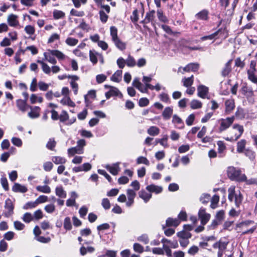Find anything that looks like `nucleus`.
<instances>
[{
  "label": "nucleus",
  "instance_id": "0e129e2a",
  "mask_svg": "<svg viewBox=\"0 0 257 257\" xmlns=\"http://www.w3.org/2000/svg\"><path fill=\"white\" fill-rule=\"evenodd\" d=\"M23 220L26 223H29L33 220V216L30 213L27 212L23 215Z\"/></svg>",
  "mask_w": 257,
  "mask_h": 257
},
{
  "label": "nucleus",
  "instance_id": "e2e57ef3",
  "mask_svg": "<svg viewBox=\"0 0 257 257\" xmlns=\"http://www.w3.org/2000/svg\"><path fill=\"white\" fill-rule=\"evenodd\" d=\"M167 140L168 137L167 136H165L163 138L161 139H158L156 140V141L157 143H160L164 147L167 148L168 147V145L167 144Z\"/></svg>",
  "mask_w": 257,
  "mask_h": 257
},
{
  "label": "nucleus",
  "instance_id": "f3484780",
  "mask_svg": "<svg viewBox=\"0 0 257 257\" xmlns=\"http://www.w3.org/2000/svg\"><path fill=\"white\" fill-rule=\"evenodd\" d=\"M198 95L202 98H205L208 92V89L207 87L201 85L197 88Z\"/></svg>",
  "mask_w": 257,
  "mask_h": 257
},
{
  "label": "nucleus",
  "instance_id": "cd10ccee",
  "mask_svg": "<svg viewBox=\"0 0 257 257\" xmlns=\"http://www.w3.org/2000/svg\"><path fill=\"white\" fill-rule=\"evenodd\" d=\"M51 53L52 55L56 57L59 60H64L66 58L65 55H64L62 52L59 50H51Z\"/></svg>",
  "mask_w": 257,
  "mask_h": 257
},
{
  "label": "nucleus",
  "instance_id": "603ef678",
  "mask_svg": "<svg viewBox=\"0 0 257 257\" xmlns=\"http://www.w3.org/2000/svg\"><path fill=\"white\" fill-rule=\"evenodd\" d=\"M219 200V196L218 195H214L211 200L210 207L213 209L217 207V204H218Z\"/></svg>",
  "mask_w": 257,
  "mask_h": 257
},
{
  "label": "nucleus",
  "instance_id": "7ed1b4c3",
  "mask_svg": "<svg viewBox=\"0 0 257 257\" xmlns=\"http://www.w3.org/2000/svg\"><path fill=\"white\" fill-rule=\"evenodd\" d=\"M5 208L6 209V211L4 213L5 217H9L13 214L14 205L10 198H8L5 201Z\"/></svg>",
  "mask_w": 257,
  "mask_h": 257
},
{
  "label": "nucleus",
  "instance_id": "5fc2aeb1",
  "mask_svg": "<svg viewBox=\"0 0 257 257\" xmlns=\"http://www.w3.org/2000/svg\"><path fill=\"white\" fill-rule=\"evenodd\" d=\"M177 236L181 238L187 239L191 237V233L185 231H180L178 232Z\"/></svg>",
  "mask_w": 257,
  "mask_h": 257
},
{
  "label": "nucleus",
  "instance_id": "1a4fd4ad",
  "mask_svg": "<svg viewBox=\"0 0 257 257\" xmlns=\"http://www.w3.org/2000/svg\"><path fill=\"white\" fill-rule=\"evenodd\" d=\"M31 111L28 113V116L31 118H36L40 116L41 108L39 106H30Z\"/></svg>",
  "mask_w": 257,
  "mask_h": 257
},
{
  "label": "nucleus",
  "instance_id": "2f4dec72",
  "mask_svg": "<svg viewBox=\"0 0 257 257\" xmlns=\"http://www.w3.org/2000/svg\"><path fill=\"white\" fill-rule=\"evenodd\" d=\"M173 113V109L170 107H167L165 108L162 113V115L164 119H169L171 117Z\"/></svg>",
  "mask_w": 257,
  "mask_h": 257
},
{
  "label": "nucleus",
  "instance_id": "412c9836",
  "mask_svg": "<svg viewBox=\"0 0 257 257\" xmlns=\"http://www.w3.org/2000/svg\"><path fill=\"white\" fill-rule=\"evenodd\" d=\"M12 190L14 192L21 193H25L28 191V189L26 186L17 183H15Z\"/></svg>",
  "mask_w": 257,
  "mask_h": 257
},
{
  "label": "nucleus",
  "instance_id": "680f3d73",
  "mask_svg": "<svg viewBox=\"0 0 257 257\" xmlns=\"http://www.w3.org/2000/svg\"><path fill=\"white\" fill-rule=\"evenodd\" d=\"M126 194L128 200H134L136 196V192L134 190L130 189H128L126 190Z\"/></svg>",
  "mask_w": 257,
  "mask_h": 257
},
{
  "label": "nucleus",
  "instance_id": "09e8293b",
  "mask_svg": "<svg viewBox=\"0 0 257 257\" xmlns=\"http://www.w3.org/2000/svg\"><path fill=\"white\" fill-rule=\"evenodd\" d=\"M246 141L245 140H241L237 143V151L239 153L242 152L245 148Z\"/></svg>",
  "mask_w": 257,
  "mask_h": 257
},
{
  "label": "nucleus",
  "instance_id": "4d7b16f0",
  "mask_svg": "<svg viewBox=\"0 0 257 257\" xmlns=\"http://www.w3.org/2000/svg\"><path fill=\"white\" fill-rule=\"evenodd\" d=\"M137 163L138 164H144L147 166L150 165L149 161L146 157L143 156L139 157L137 158Z\"/></svg>",
  "mask_w": 257,
  "mask_h": 257
},
{
  "label": "nucleus",
  "instance_id": "39448f33",
  "mask_svg": "<svg viewBox=\"0 0 257 257\" xmlns=\"http://www.w3.org/2000/svg\"><path fill=\"white\" fill-rule=\"evenodd\" d=\"M198 216L201 220V223L202 225H205L210 218V215L209 213L206 212L205 209L201 207L198 212Z\"/></svg>",
  "mask_w": 257,
  "mask_h": 257
},
{
  "label": "nucleus",
  "instance_id": "f8f14e48",
  "mask_svg": "<svg viewBox=\"0 0 257 257\" xmlns=\"http://www.w3.org/2000/svg\"><path fill=\"white\" fill-rule=\"evenodd\" d=\"M105 168L113 175H116L120 171L118 163L114 164L112 166L107 165Z\"/></svg>",
  "mask_w": 257,
  "mask_h": 257
},
{
  "label": "nucleus",
  "instance_id": "c756f323",
  "mask_svg": "<svg viewBox=\"0 0 257 257\" xmlns=\"http://www.w3.org/2000/svg\"><path fill=\"white\" fill-rule=\"evenodd\" d=\"M182 82L183 83V86L186 87H189L191 86L193 83V75L191 77L186 78L184 77L182 79Z\"/></svg>",
  "mask_w": 257,
  "mask_h": 257
},
{
  "label": "nucleus",
  "instance_id": "6e6552de",
  "mask_svg": "<svg viewBox=\"0 0 257 257\" xmlns=\"http://www.w3.org/2000/svg\"><path fill=\"white\" fill-rule=\"evenodd\" d=\"M155 11L152 10L148 13H147L145 18L144 20L141 22V23L145 25L149 23H151L152 25L155 24Z\"/></svg>",
  "mask_w": 257,
  "mask_h": 257
},
{
  "label": "nucleus",
  "instance_id": "8fccbe9b",
  "mask_svg": "<svg viewBox=\"0 0 257 257\" xmlns=\"http://www.w3.org/2000/svg\"><path fill=\"white\" fill-rule=\"evenodd\" d=\"M50 85V84L46 83L42 81H39L38 83V86L40 90L44 91H47Z\"/></svg>",
  "mask_w": 257,
  "mask_h": 257
},
{
  "label": "nucleus",
  "instance_id": "ddd939ff",
  "mask_svg": "<svg viewBox=\"0 0 257 257\" xmlns=\"http://www.w3.org/2000/svg\"><path fill=\"white\" fill-rule=\"evenodd\" d=\"M67 152L68 156L71 157L74 156L75 154H82L84 153V149H79V147L76 146L69 148Z\"/></svg>",
  "mask_w": 257,
  "mask_h": 257
},
{
  "label": "nucleus",
  "instance_id": "a211bd4d",
  "mask_svg": "<svg viewBox=\"0 0 257 257\" xmlns=\"http://www.w3.org/2000/svg\"><path fill=\"white\" fill-rule=\"evenodd\" d=\"M98 57H101V55L95 50L89 51L90 61L93 63V65H95L97 63Z\"/></svg>",
  "mask_w": 257,
  "mask_h": 257
},
{
  "label": "nucleus",
  "instance_id": "c85d7f7f",
  "mask_svg": "<svg viewBox=\"0 0 257 257\" xmlns=\"http://www.w3.org/2000/svg\"><path fill=\"white\" fill-rule=\"evenodd\" d=\"M226 111L230 112L234 108V102L232 99H228L225 102Z\"/></svg>",
  "mask_w": 257,
  "mask_h": 257
},
{
  "label": "nucleus",
  "instance_id": "a878e982",
  "mask_svg": "<svg viewBox=\"0 0 257 257\" xmlns=\"http://www.w3.org/2000/svg\"><path fill=\"white\" fill-rule=\"evenodd\" d=\"M122 73L121 70H117L111 77V80L116 82H119L121 80Z\"/></svg>",
  "mask_w": 257,
  "mask_h": 257
},
{
  "label": "nucleus",
  "instance_id": "bb28decb",
  "mask_svg": "<svg viewBox=\"0 0 257 257\" xmlns=\"http://www.w3.org/2000/svg\"><path fill=\"white\" fill-rule=\"evenodd\" d=\"M55 193L57 196L62 198H65L66 197V192L62 186L56 188Z\"/></svg>",
  "mask_w": 257,
  "mask_h": 257
},
{
  "label": "nucleus",
  "instance_id": "a18cd8bd",
  "mask_svg": "<svg viewBox=\"0 0 257 257\" xmlns=\"http://www.w3.org/2000/svg\"><path fill=\"white\" fill-rule=\"evenodd\" d=\"M202 103L196 99L192 100L190 103L191 108L193 109L200 108L202 107Z\"/></svg>",
  "mask_w": 257,
  "mask_h": 257
},
{
  "label": "nucleus",
  "instance_id": "72a5a7b5",
  "mask_svg": "<svg viewBox=\"0 0 257 257\" xmlns=\"http://www.w3.org/2000/svg\"><path fill=\"white\" fill-rule=\"evenodd\" d=\"M61 103L63 105H68L71 107H74L75 106V103L71 100L69 97L68 96L64 97L61 100Z\"/></svg>",
  "mask_w": 257,
  "mask_h": 257
},
{
  "label": "nucleus",
  "instance_id": "0eeeda50",
  "mask_svg": "<svg viewBox=\"0 0 257 257\" xmlns=\"http://www.w3.org/2000/svg\"><path fill=\"white\" fill-rule=\"evenodd\" d=\"M59 119H60V121L62 122H65L67 120H68V122L66 123L67 125H71L72 123H73L76 120V117H73L71 119L69 120V115L66 111L63 110L61 112V113L60 114L59 116Z\"/></svg>",
  "mask_w": 257,
  "mask_h": 257
},
{
  "label": "nucleus",
  "instance_id": "69168bd1",
  "mask_svg": "<svg viewBox=\"0 0 257 257\" xmlns=\"http://www.w3.org/2000/svg\"><path fill=\"white\" fill-rule=\"evenodd\" d=\"M56 145V142L55 141L54 139H50L46 145V147L49 150H53L55 147Z\"/></svg>",
  "mask_w": 257,
  "mask_h": 257
},
{
  "label": "nucleus",
  "instance_id": "393cba45",
  "mask_svg": "<svg viewBox=\"0 0 257 257\" xmlns=\"http://www.w3.org/2000/svg\"><path fill=\"white\" fill-rule=\"evenodd\" d=\"M52 161L55 164H64L66 162V159L64 157L60 156H54L52 157Z\"/></svg>",
  "mask_w": 257,
  "mask_h": 257
},
{
  "label": "nucleus",
  "instance_id": "79ce46f5",
  "mask_svg": "<svg viewBox=\"0 0 257 257\" xmlns=\"http://www.w3.org/2000/svg\"><path fill=\"white\" fill-rule=\"evenodd\" d=\"M64 228L66 230H70L72 229V224L71 219L69 217H66L64 220Z\"/></svg>",
  "mask_w": 257,
  "mask_h": 257
},
{
  "label": "nucleus",
  "instance_id": "de8ad7c7",
  "mask_svg": "<svg viewBox=\"0 0 257 257\" xmlns=\"http://www.w3.org/2000/svg\"><path fill=\"white\" fill-rule=\"evenodd\" d=\"M38 205V204L36 200H35V201H30L26 203L25 205L23 206V208L26 210L32 209L35 208Z\"/></svg>",
  "mask_w": 257,
  "mask_h": 257
},
{
  "label": "nucleus",
  "instance_id": "a19ab883",
  "mask_svg": "<svg viewBox=\"0 0 257 257\" xmlns=\"http://www.w3.org/2000/svg\"><path fill=\"white\" fill-rule=\"evenodd\" d=\"M65 13L61 11L55 10L53 12V17L56 20L63 18L65 17Z\"/></svg>",
  "mask_w": 257,
  "mask_h": 257
},
{
  "label": "nucleus",
  "instance_id": "2eb2a0df",
  "mask_svg": "<svg viewBox=\"0 0 257 257\" xmlns=\"http://www.w3.org/2000/svg\"><path fill=\"white\" fill-rule=\"evenodd\" d=\"M231 63L232 60H230L225 63L224 67L221 71V75L223 77L228 76L230 73L231 71Z\"/></svg>",
  "mask_w": 257,
  "mask_h": 257
},
{
  "label": "nucleus",
  "instance_id": "37998d69",
  "mask_svg": "<svg viewBox=\"0 0 257 257\" xmlns=\"http://www.w3.org/2000/svg\"><path fill=\"white\" fill-rule=\"evenodd\" d=\"M242 196L240 192L239 191L238 193L235 196V198L233 200L234 201L236 206L239 207L240 206L242 202Z\"/></svg>",
  "mask_w": 257,
  "mask_h": 257
},
{
  "label": "nucleus",
  "instance_id": "bf43d9fd",
  "mask_svg": "<svg viewBox=\"0 0 257 257\" xmlns=\"http://www.w3.org/2000/svg\"><path fill=\"white\" fill-rule=\"evenodd\" d=\"M110 35L112 38V40H113L117 38V30L114 26H111L110 28Z\"/></svg>",
  "mask_w": 257,
  "mask_h": 257
},
{
  "label": "nucleus",
  "instance_id": "20e7f679",
  "mask_svg": "<svg viewBox=\"0 0 257 257\" xmlns=\"http://www.w3.org/2000/svg\"><path fill=\"white\" fill-rule=\"evenodd\" d=\"M236 130L238 131V134H235V135L231 136L230 138L227 137L225 139V140L231 142L235 141L238 140L242 134L244 130L242 125L239 124H234L233 126V130L235 131Z\"/></svg>",
  "mask_w": 257,
  "mask_h": 257
},
{
  "label": "nucleus",
  "instance_id": "f704fd0d",
  "mask_svg": "<svg viewBox=\"0 0 257 257\" xmlns=\"http://www.w3.org/2000/svg\"><path fill=\"white\" fill-rule=\"evenodd\" d=\"M157 17L160 21L163 23H167L168 22V18L164 15L162 10L159 9L157 12Z\"/></svg>",
  "mask_w": 257,
  "mask_h": 257
},
{
  "label": "nucleus",
  "instance_id": "ea45409f",
  "mask_svg": "<svg viewBox=\"0 0 257 257\" xmlns=\"http://www.w3.org/2000/svg\"><path fill=\"white\" fill-rule=\"evenodd\" d=\"M30 101L32 104H35L37 102L41 103L43 101V98L41 96H38L35 94H32L30 96Z\"/></svg>",
  "mask_w": 257,
  "mask_h": 257
},
{
  "label": "nucleus",
  "instance_id": "338daca9",
  "mask_svg": "<svg viewBox=\"0 0 257 257\" xmlns=\"http://www.w3.org/2000/svg\"><path fill=\"white\" fill-rule=\"evenodd\" d=\"M70 15L76 17H83L85 13L83 11H78L75 9H72L70 11Z\"/></svg>",
  "mask_w": 257,
  "mask_h": 257
},
{
  "label": "nucleus",
  "instance_id": "5701e85b",
  "mask_svg": "<svg viewBox=\"0 0 257 257\" xmlns=\"http://www.w3.org/2000/svg\"><path fill=\"white\" fill-rule=\"evenodd\" d=\"M180 223V221L177 218H168L166 220V225L168 226H177Z\"/></svg>",
  "mask_w": 257,
  "mask_h": 257
},
{
  "label": "nucleus",
  "instance_id": "052dcab7",
  "mask_svg": "<svg viewBox=\"0 0 257 257\" xmlns=\"http://www.w3.org/2000/svg\"><path fill=\"white\" fill-rule=\"evenodd\" d=\"M227 243L223 242L222 245L218 248V251L217 252L218 257H222L223 255V251L226 249Z\"/></svg>",
  "mask_w": 257,
  "mask_h": 257
},
{
  "label": "nucleus",
  "instance_id": "6ab92c4d",
  "mask_svg": "<svg viewBox=\"0 0 257 257\" xmlns=\"http://www.w3.org/2000/svg\"><path fill=\"white\" fill-rule=\"evenodd\" d=\"M139 197L142 198L145 203H147L152 198V195L150 192H147L144 190H141L139 192Z\"/></svg>",
  "mask_w": 257,
  "mask_h": 257
},
{
  "label": "nucleus",
  "instance_id": "3c124183",
  "mask_svg": "<svg viewBox=\"0 0 257 257\" xmlns=\"http://www.w3.org/2000/svg\"><path fill=\"white\" fill-rule=\"evenodd\" d=\"M78 40L76 39L68 37L66 39L65 43L69 46H74L77 44Z\"/></svg>",
  "mask_w": 257,
  "mask_h": 257
},
{
  "label": "nucleus",
  "instance_id": "13d9d810",
  "mask_svg": "<svg viewBox=\"0 0 257 257\" xmlns=\"http://www.w3.org/2000/svg\"><path fill=\"white\" fill-rule=\"evenodd\" d=\"M25 31L27 34L33 35L35 33V29L31 25H27L25 28Z\"/></svg>",
  "mask_w": 257,
  "mask_h": 257
},
{
  "label": "nucleus",
  "instance_id": "6e6d98bb",
  "mask_svg": "<svg viewBox=\"0 0 257 257\" xmlns=\"http://www.w3.org/2000/svg\"><path fill=\"white\" fill-rule=\"evenodd\" d=\"M210 200V195L209 194H203L200 198V201L204 204L207 203Z\"/></svg>",
  "mask_w": 257,
  "mask_h": 257
},
{
  "label": "nucleus",
  "instance_id": "49530a36",
  "mask_svg": "<svg viewBox=\"0 0 257 257\" xmlns=\"http://www.w3.org/2000/svg\"><path fill=\"white\" fill-rule=\"evenodd\" d=\"M126 64L127 66L130 67H134L136 65V62L134 57L131 55H128L127 58L126 59Z\"/></svg>",
  "mask_w": 257,
  "mask_h": 257
},
{
  "label": "nucleus",
  "instance_id": "c03bdc74",
  "mask_svg": "<svg viewBox=\"0 0 257 257\" xmlns=\"http://www.w3.org/2000/svg\"><path fill=\"white\" fill-rule=\"evenodd\" d=\"M133 85L139 89L140 91H145L146 90H142V84L140 81L139 78L138 77L135 78L133 82Z\"/></svg>",
  "mask_w": 257,
  "mask_h": 257
},
{
  "label": "nucleus",
  "instance_id": "58836bf2",
  "mask_svg": "<svg viewBox=\"0 0 257 257\" xmlns=\"http://www.w3.org/2000/svg\"><path fill=\"white\" fill-rule=\"evenodd\" d=\"M36 189L38 191L44 193H50L51 192V188L47 185L38 186L36 187Z\"/></svg>",
  "mask_w": 257,
  "mask_h": 257
},
{
  "label": "nucleus",
  "instance_id": "4be33fe9",
  "mask_svg": "<svg viewBox=\"0 0 257 257\" xmlns=\"http://www.w3.org/2000/svg\"><path fill=\"white\" fill-rule=\"evenodd\" d=\"M195 17L198 20L206 21L208 19V12L203 10L196 14Z\"/></svg>",
  "mask_w": 257,
  "mask_h": 257
},
{
  "label": "nucleus",
  "instance_id": "864d4df0",
  "mask_svg": "<svg viewBox=\"0 0 257 257\" xmlns=\"http://www.w3.org/2000/svg\"><path fill=\"white\" fill-rule=\"evenodd\" d=\"M138 240L143 242L144 244H148L149 242V238L147 234H143L139 236L137 238Z\"/></svg>",
  "mask_w": 257,
  "mask_h": 257
},
{
  "label": "nucleus",
  "instance_id": "7c9ffc66",
  "mask_svg": "<svg viewBox=\"0 0 257 257\" xmlns=\"http://www.w3.org/2000/svg\"><path fill=\"white\" fill-rule=\"evenodd\" d=\"M147 133L150 136H156L160 133V129L156 126H152L148 129Z\"/></svg>",
  "mask_w": 257,
  "mask_h": 257
},
{
  "label": "nucleus",
  "instance_id": "774afa93",
  "mask_svg": "<svg viewBox=\"0 0 257 257\" xmlns=\"http://www.w3.org/2000/svg\"><path fill=\"white\" fill-rule=\"evenodd\" d=\"M159 98L161 101L165 103H170V98L169 95L165 93H162L160 94Z\"/></svg>",
  "mask_w": 257,
  "mask_h": 257
},
{
  "label": "nucleus",
  "instance_id": "9b49d317",
  "mask_svg": "<svg viewBox=\"0 0 257 257\" xmlns=\"http://www.w3.org/2000/svg\"><path fill=\"white\" fill-rule=\"evenodd\" d=\"M51 50H48V52L44 53V58L42 60H46L52 64H55L57 63L56 59L54 57L51 53Z\"/></svg>",
  "mask_w": 257,
  "mask_h": 257
},
{
  "label": "nucleus",
  "instance_id": "e433bc0d",
  "mask_svg": "<svg viewBox=\"0 0 257 257\" xmlns=\"http://www.w3.org/2000/svg\"><path fill=\"white\" fill-rule=\"evenodd\" d=\"M242 94L245 96V97H248L250 95H253V91L251 88L247 87V86H243L241 88Z\"/></svg>",
  "mask_w": 257,
  "mask_h": 257
},
{
  "label": "nucleus",
  "instance_id": "4468645a",
  "mask_svg": "<svg viewBox=\"0 0 257 257\" xmlns=\"http://www.w3.org/2000/svg\"><path fill=\"white\" fill-rule=\"evenodd\" d=\"M214 33L218 38L225 39L228 36V31L225 27L221 28Z\"/></svg>",
  "mask_w": 257,
  "mask_h": 257
},
{
  "label": "nucleus",
  "instance_id": "aec40b11",
  "mask_svg": "<svg viewBox=\"0 0 257 257\" xmlns=\"http://www.w3.org/2000/svg\"><path fill=\"white\" fill-rule=\"evenodd\" d=\"M172 122L175 124L178 128H183L184 127L182 119L177 114L173 116Z\"/></svg>",
  "mask_w": 257,
  "mask_h": 257
},
{
  "label": "nucleus",
  "instance_id": "f03ea898",
  "mask_svg": "<svg viewBox=\"0 0 257 257\" xmlns=\"http://www.w3.org/2000/svg\"><path fill=\"white\" fill-rule=\"evenodd\" d=\"M234 120V117H227L225 119L221 118L218 120L220 122V126L219 127V131L222 132L227 128H228L230 125L233 123Z\"/></svg>",
  "mask_w": 257,
  "mask_h": 257
},
{
  "label": "nucleus",
  "instance_id": "f257e3e1",
  "mask_svg": "<svg viewBox=\"0 0 257 257\" xmlns=\"http://www.w3.org/2000/svg\"><path fill=\"white\" fill-rule=\"evenodd\" d=\"M227 172L228 177L231 180L241 182L246 180V176L245 174H241V171L239 169H236L233 167H229L227 168Z\"/></svg>",
  "mask_w": 257,
  "mask_h": 257
},
{
  "label": "nucleus",
  "instance_id": "473e14b6",
  "mask_svg": "<svg viewBox=\"0 0 257 257\" xmlns=\"http://www.w3.org/2000/svg\"><path fill=\"white\" fill-rule=\"evenodd\" d=\"M228 199L230 201L232 202L236 195L238 193L235 191V187L231 186L228 188Z\"/></svg>",
  "mask_w": 257,
  "mask_h": 257
},
{
  "label": "nucleus",
  "instance_id": "4c0bfd02",
  "mask_svg": "<svg viewBox=\"0 0 257 257\" xmlns=\"http://www.w3.org/2000/svg\"><path fill=\"white\" fill-rule=\"evenodd\" d=\"M17 105L21 111L24 112L26 110L27 103L26 100L22 99L18 100L17 102Z\"/></svg>",
  "mask_w": 257,
  "mask_h": 257
},
{
  "label": "nucleus",
  "instance_id": "c9c22d12",
  "mask_svg": "<svg viewBox=\"0 0 257 257\" xmlns=\"http://www.w3.org/2000/svg\"><path fill=\"white\" fill-rule=\"evenodd\" d=\"M115 46L120 50L125 49V44L122 42L118 38L112 40Z\"/></svg>",
  "mask_w": 257,
  "mask_h": 257
},
{
  "label": "nucleus",
  "instance_id": "423d86ee",
  "mask_svg": "<svg viewBox=\"0 0 257 257\" xmlns=\"http://www.w3.org/2000/svg\"><path fill=\"white\" fill-rule=\"evenodd\" d=\"M105 87L109 88V90L105 93V96L107 99H109L111 96H119L120 97L122 96V94L117 88L106 85H105Z\"/></svg>",
  "mask_w": 257,
  "mask_h": 257
},
{
  "label": "nucleus",
  "instance_id": "9d476101",
  "mask_svg": "<svg viewBox=\"0 0 257 257\" xmlns=\"http://www.w3.org/2000/svg\"><path fill=\"white\" fill-rule=\"evenodd\" d=\"M18 17L14 14L10 15L7 19L9 25L11 27H16L19 25Z\"/></svg>",
  "mask_w": 257,
  "mask_h": 257
},
{
  "label": "nucleus",
  "instance_id": "dca6fc26",
  "mask_svg": "<svg viewBox=\"0 0 257 257\" xmlns=\"http://www.w3.org/2000/svg\"><path fill=\"white\" fill-rule=\"evenodd\" d=\"M146 189L150 193L153 192V193H155L156 194H159V193H161L163 190V188L162 187L159 186L157 185H155L154 184H151V185L147 186L146 187Z\"/></svg>",
  "mask_w": 257,
  "mask_h": 257
},
{
  "label": "nucleus",
  "instance_id": "b1692460",
  "mask_svg": "<svg viewBox=\"0 0 257 257\" xmlns=\"http://www.w3.org/2000/svg\"><path fill=\"white\" fill-rule=\"evenodd\" d=\"M37 62L41 65L42 70L45 74L49 75L51 73V68L43 60H38Z\"/></svg>",
  "mask_w": 257,
  "mask_h": 257
}]
</instances>
